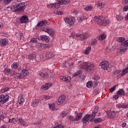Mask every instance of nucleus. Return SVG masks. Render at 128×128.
Here are the masks:
<instances>
[{"label": "nucleus", "instance_id": "obj_59", "mask_svg": "<svg viewBox=\"0 0 128 128\" xmlns=\"http://www.w3.org/2000/svg\"><path fill=\"white\" fill-rule=\"evenodd\" d=\"M48 7L49 8H54V4L48 5Z\"/></svg>", "mask_w": 128, "mask_h": 128}, {"label": "nucleus", "instance_id": "obj_13", "mask_svg": "<svg viewBox=\"0 0 128 128\" xmlns=\"http://www.w3.org/2000/svg\"><path fill=\"white\" fill-rule=\"evenodd\" d=\"M13 76L14 78H16V80L24 78V76L20 73L14 72L13 74Z\"/></svg>", "mask_w": 128, "mask_h": 128}, {"label": "nucleus", "instance_id": "obj_22", "mask_svg": "<svg viewBox=\"0 0 128 128\" xmlns=\"http://www.w3.org/2000/svg\"><path fill=\"white\" fill-rule=\"evenodd\" d=\"M30 74V73H28V71L26 70V69H24L22 70V76L24 78V76H26Z\"/></svg>", "mask_w": 128, "mask_h": 128}, {"label": "nucleus", "instance_id": "obj_16", "mask_svg": "<svg viewBox=\"0 0 128 128\" xmlns=\"http://www.w3.org/2000/svg\"><path fill=\"white\" fill-rule=\"evenodd\" d=\"M60 80H62L64 82H70V81L72 78H70V76H62L60 77Z\"/></svg>", "mask_w": 128, "mask_h": 128}, {"label": "nucleus", "instance_id": "obj_32", "mask_svg": "<svg viewBox=\"0 0 128 128\" xmlns=\"http://www.w3.org/2000/svg\"><path fill=\"white\" fill-rule=\"evenodd\" d=\"M106 38V34H101L98 37L99 40H104Z\"/></svg>", "mask_w": 128, "mask_h": 128}, {"label": "nucleus", "instance_id": "obj_14", "mask_svg": "<svg viewBox=\"0 0 128 128\" xmlns=\"http://www.w3.org/2000/svg\"><path fill=\"white\" fill-rule=\"evenodd\" d=\"M42 104V101H40V100H36L32 102V106L34 108H36V106H38V104Z\"/></svg>", "mask_w": 128, "mask_h": 128}, {"label": "nucleus", "instance_id": "obj_24", "mask_svg": "<svg viewBox=\"0 0 128 128\" xmlns=\"http://www.w3.org/2000/svg\"><path fill=\"white\" fill-rule=\"evenodd\" d=\"M126 74H128V64L126 66V68L123 70L122 74H121V76H124Z\"/></svg>", "mask_w": 128, "mask_h": 128}, {"label": "nucleus", "instance_id": "obj_49", "mask_svg": "<svg viewBox=\"0 0 128 128\" xmlns=\"http://www.w3.org/2000/svg\"><path fill=\"white\" fill-rule=\"evenodd\" d=\"M68 114V112H63L61 114V116H62V118H64V116H66Z\"/></svg>", "mask_w": 128, "mask_h": 128}, {"label": "nucleus", "instance_id": "obj_57", "mask_svg": "<svg viewBox=\"0 0 128 128\" xmlns=\"http://www.w3.org/2000/svg\"><path fill=\"white\" fill-rule=\"evenodd\" d=\"M94 114H98V106L96 107L94 109Z\"/></svg>", "mask_w": 128, "mask_h": 128}, {"label": "nucleus", "instance_id": "obj_21", "mask_svg": "<svg viewBox=\"0 0 128 128\" xmlns=\"http://www.w3.org/2000/svg\"><path fill=\"white\" fill-rule=\"evenodd\" d=\"M66 100V96L64 95H62L58 99V102H64Z\"/></svg>", "mask_w": 128, "mask_h": 128}, {"label": "nucleus", "instance_id": "obj_15", "mask_svg": "<svg viewBox=\"0 0 128 128\" xmlns=\"http://www.w3.org/2000/svg\"><path fill=\"white\" fill-rule=\"evenodd\" d=\"M48 24V22L46 20H41L37 24V26L40 28L42 26H46V24Z\"/></svg>", "mask_w": 128, "mask_h": 128}, {"label": "nucleus", "instance_id": "obj_39", "mask_svg": "<svg viewBox=\"0 0 128 128\" xmlns=\"http://www.w3.org/2000/svg\"><path fill=\"white\" fill-rule=\"evenodd\" d=\"M50 76H52V73H50V72L49 73H44V78H50Z\"/></svg>", "mask_w": 128, "mask_h": 128}, {"label": "nucleus", "instance_id": "obj_37", "mask_svg": "<svg viewBox=\"0 0 128 128\" xmlns=\"http://www.w3.org/2000/svg\"><path fill=\"white\" fill-rule=\"evenodd\" d=\"M92 50V47L91 46H88V47L84 50V54H88L90 52V50Z\"/></svg>", "mask_w": 128, "mask_h": 128}, {"label": "nucleus", "instance_id": "obj_44", "mask_svg": "<svg viewBox=\"0 0 128 128\" xmlns=\"http://www.w3.org/2000/svg\"><path fill=\"white\" fill-rule=\"evenodd\" d=\"M116 116V112H112L110 115V118H114Z\"/></svg>", "mask_w": 128, "mask_h": 128}, {"label": "nucleus", "instance_id": "obj_41", "mask_svg": "<svg viewBox=\"0 0 128 128\" xmlns=\"http://www.w3.org/2000/svg\"><path fill=\"white\" fill-rule=\"evenodd\" d=\"M8 90H10L8 87H5L4 88L0 90V92H2V94H4V92H8Z\"/></svg>", "mask_w": 128, "mask_h": 128}, {"label": "nucleus", "instance_id": "obj_46", "mask_svg": "<svg viewBox=\"0 0 128 128\" xmlns=\"http://www.w3.org/2000/svg\"><path fill=\"white\" fill-rule=\"evenodd\" d=\"M90 118L92 120H94V118H96V113H94V112H92V114H90Z\"/></svg>", "mask_w": 128, "mask_h": 128}, {"label": "nucleus", "instance_id": "obj_10", "mask_svg": "<svg viewBox=\"0 0 128 128\" xmlns=\"http://www.w3.org/2000/svg\"><path fill=\"white\" fill-rule=\"evenodd\" d=\"M16 122V120H18V124H20L22 126H26V122L22 119V118H17L15 119Z\"/></svg>", "mask_w": 128, "mask_h": 128}, {"label": "nucleus", "instance_id": "obj_53", "mask_svg": "<svg viewBox=\"0 0 128 128\" xmlns=\"http://www.w3.org/2000/svg\"><path fill=\"white\" fill-rule=\"evenodd\" d=\"M92 7L91 6H88L85 8L84 10H86V12H88V10H92Z\"/></svg>", "mask_w": 128, "mask_h": 128}, {"label": "nucleus", "instance_id": "obj_23", "mask_svg": "<svg viewBox=\"0 0 128 128\" xmlns=\"http://www.w3.org/2000/svg\"><path fill=\"white\" fill-rule=\"evenodd\" d=\"M59 2L62 4H68L70 2V0H59Z\"/></svg>", "mask_w": 128, "mask_h": 128}, {"label": "nucleus", "instance_id": "obj_35", "mask_svg": "<svg viewBox=\"0 0 128 128\" xmlns=\"http://www.w3.org/2000/svg\"><path fill=\"white\" fill-rule=\"evenodd\" d=\"M86 86L88 88H90L92 86V82L89 81L86 83Z\"/></svg>", "mask_w": 128, "mask_h": 128}, {"label": "nucleus", "instance_id": "obj_56", "mask_svg": "<svg viewBox=\"0 0 128 128\" xmlns=\"http://www.w3.org/2000/svg\"><path fill=\"white\" fill-rule=\"evenodd\" d=\"M51 98H52V97L50 96H48V95H44V100H50Z\"/></svg>", "mask_w": 128, "mask_h": 128}, {"label": "nucleus", "instance_id": "obj_29", "mask_svg": "<svg viewBox=\"0 0 128 128\" xmlns=\"http://www.w3.org/2000/svg\"><path fill=\"white\" fill-rule=\"evenodd\" d=\"M38 48H40L42 49L46 48V44H44L42 43H40L38 44Z\"/></svg>", "mask_w": 128, "mask_h": 128}, {"label": "nucleus", "instance_id": "obj_3", "mask_svg": "<svg viewBox=\"0 0 128 128\" xmlns=\"http://www.w3.org/2000/svg\"><path fill=\"white\" fill-rule=\"evenodd\" d=\"M100 22L99 21V22H98V24L99 26H102L104 24H108L110 22V20L106 19V17H104V16H100Z\"/></svg>", "mask_w": 128, "mask_h": 128}, {"label": "nucleus", "instance_id": "obj_42", "mask_svg": "<svg viewBox=\"0 0 128 128\" xmlns=\"http://www.w3.org/2000/svg\"><path fill=\"white\" fill-rule=\"evenodd\" d=\"M117 86H118V85H115V86H113L112 88H111L110 89V92H114V90H116V88Z\"/></svg>", "mask_w": 128, "mask_h": 128}, {"label": "nucleus", "instance_id": "obj_11", "mask_svg": "<svg viewBox=\"0 0 128 128\" xmlns=\"http://www.w3.org/2000/svg\"><path fill=\"white\" fill-rule=\"evenodd\" d=\"M52 86V83H46L44 85L42 86L41 88L43 90H48Z\"/></svg>", "mask_w": 128, "mask_h": 128}, {"label": "nucleus", "instance_id": "obj_1", "mask_svg": "<svg viewBox=\"0 0 128 128\" xmlns=\"http://www.w3.org/2000/svg\"><path fill=\"white\" fill-rule=\"evenodd\" d=\"M90 116L91 115L90 114H86V116L82 119V122L84 124H90V122L92 120V118H90Z\"/></svg>", "mask_w": 128, "mask_h": 128}, {"label": "nucleus", "instance_id": "obj_55", "mask_svg": "<svg viewBox=\"0 0 128 128\" xmlns=\"http://www.w3.org/2000/svg\"><path fill=\"white\" fill-rule=\"evenodd\" d=\"M30 42L32 44H36V42H38V40H37L36 38H34L31 40Z\"/></svg>", "mask_w": 128, "mask_h": 128}, {"label": "nucleus", "instance_id": "obj_28", "mask_svg": "<svg viewBox=\"0 0 128 128\" xmlns=\"http://www.w3.org/2000/svg\"><path fill=\"white\" fill-rule=\"evenodd\" d=\"M117 108H128V104H118L116 105Z\"/></svg>", "mask_w": 128, "mask_h": 128}, {"label": "nucleus", "instance_id": "obj_54", "mask_svg": "<svg viewBox=\"0 0 128 128\" xmlns=\"http://www.w3.org/2000/svg\"><path fill=\"white\" fill-rule=\"evenodd\" d=\"M128 50V48H124L122 49H120V52H124Z\"/></svg>", "mask_w": 128, "mask_h": 128}, {"label": "nucleus", "instance_id": "obj_63", "mask_svg": "<svg viewBox=\"0 0 128 128\" xmlns=\"http://www.w3.org/2000/svg\"><path fill=\"white\" fill-rule=\"evenodd\" d=\"M14 120H16V118H10L8 120V122H14Z\"/></svg>", "mask_w": 128, "mask_h": 128}, {"label": "nucleus", "instance_id": "obj_17", "mask_svg": "<svg viewBox=\"0 0 128 128\" xmlns=\"http://www.w3.org/2000/svg\"><path fill=\"white\" fill-rule=\"evenodd\" d=\"M87 38H88V33H85L81 34V40H87Z\"/></svg>", "mask_w": 128, "mask_h": 128}, {"label": "nucleus", "instance_id": "obj_31", "mask_svg": "<svg viewBox=\"0 0 128 128\" xmlns=\"http://www.w3.org/2000/svg\"><path fill=\"white\" fill-rule=\"evenodd\" d=\"M88 64L86 62L83 63L82 65V68H83V70H88Z\"/></svg>", "mask_w": 128, "mask_h": 128}, {"label": "nucleus", "instance_id": "obj_51", "mask_svg": "<svg viewBox=\"0 0 128 128\" xmlns=\"http://www.w3.org/2000/svg\"><path fill=\"white\" fill-rule=\"evenodd\" d=\"M49 106L50 110H54V104H49Z\"/></svg>", "mask_w": 128, "mask_h": 128}, {"label": "nucleus", "instance_id": "obj_47", "mask_svg": "<svg viewBox=\"0 0 128 128\" xmlns=\"http://www.w3.org/2000/svg\"><path fill=\"white\" fill-rule=\"evenodd\" d=\"M93 122H102V118H95L94 120H93Z\"/></svg>", "mask_w": 128, "mask_h": 128}, {"label": "nucleus", "instance_id": "obj_18", "mask_svg": "<svg viewBox=\"0 0 128 128\" xmlns=\"http://www.w3.org/2000/svg\"><path fill=\"white\" fill-rule=\"evenodd\" d=\"M94 70V66L93 64H88L87 67V72H90V70Z\"/></svg>", "mask_w": 128, "mask_h": 128}, {"label": "nucleus", "instance_id": "obj_12", "mask_svg": "<svg viewBox=\"0 0 128 128\" xmlns=\"http://www.w3.org/2000/svg\"><path fill=\"white\" fill-rule=\"evenodd\" d=\"M8 44V41L6 38H4L0 40V46H6Z\"/></svg>", "mask_w": 128, "mask_h": 128}, {"label": "nucleus", "instance_id": "obj_30", "mask_svg": "<svg viewBox=\"0 0 128 128\" xmlns=\"http://www.w3.org/2000/svg\"><path fill=\"white\" fill-rule=\"evenodd\" d=\"M54 14H56L60 16V14H64V11L60 10H56L54 11Z\"/></svg>", "mask_w": 128, "mask_h": 128}, {"label": "nucleus", "instance_id": "obj_5", "mask_svg": "<svg viewBox=\"0 0 128 128\" xmlns=\"http://www.w3.org/2000/svg\"><path fill=\"white\" fill-rule=\"evenodd\" d=\"M100 66L102 70H110V62L108 61H104L100 64Z\"/></svg>", "mask_w": 128, "mask_h": 128}, {"label": "nucleus", "instance_id": "obj_33", "mask_svg": "<svg viewBox=\"0 0 128 128\" xmlns=\"http://www.w3.org/2000/svg\"><path fill=\"white\" fill-rule=\"evenodd\" d=\"M121 46H125L126 48H128V40H126L124 42L121 43Z\"/></svg>", "mask_w": 128, "mask_h": 128}, {"label": "nucleus", "instance_id": "obj_62", "mask_svg": "<svg viewBox=\"0 0 128 128\" xmlns=\"http://www.w3.org/2000/svg\"><path fill=\"white\" fill-rule=\"evenodd\" d=\"M39 76H42V78H44V73L42 72H39Z\"/></svg>", "mask_w": 128, "mask_h": 128}, {"label": "nucleus", "instance_id": "obj_9", "mask_svg": "<svg viewBox=\"0 0 128 128\" xmlns=\"http://www.w3.org/2000/svg\"><path fill=\"white\" fill-rule=\"evenodd\" d=\"M42 31L45 32H47V34H48L50 36H54V32L52 28H45L42 30Z\"/></svg>", "mask_w": 128, "mask_h": 128}, {"label": "nucleus", "instance_id": "obj_19", "mask_svg": "<svg viewBox=\"0 0 128 128\" xmlns=\"http://www.w3.org/2000/svg\"><path fill=\"white\" fill-rule=\"evenodd\" d=\"M82 113H78V114L75 117V120L76 122H78L82 119Z\"/></svg>", "mask_w": 128, "mask_h": 128}, {"label": "nucleus", "instance_id": "obj_26", "mask_svg": "<svg viewBox=\"0 0 128 128\" xmlns=\"http://www.w3.org/2000/svg\"><path fill=\"white\" fill-rule=\"evenodd\" d=\"M116 40L117 42H121V44H122V42H124L126 40V38L122 37H118L117 38Z\"/></svg>", "mask_w": 128, "mask_h": 128}, {"label": "nucleus", "instance_id": "obj_60", "mask_svg": "<svg viewBox=\"0 0 128 128\" xmlns=\"http://www.w3.org/2000/svg\"><path fill=\"white\" fill-rule=\"evenodd\" d=\"M4 2L6 4H10V0H4Z\"/></svg>", "mask_w": 128, "mask_h": 128}, {"label": "nucleus", "instance_id": "obj_40", "mask_svg": "<svg viewBox=\"0 0 128 128\" xmlns=\"http://www.w3.org/2000/svg\"><path fill=\"white\" fill-rule=\"evenodd\" d=\"M88 20V18H86V16H79V20L80 22H82L83 20Z\"/></svg>", "mask_w": 128, "mask_h": 128}, {"label": "nucleus", "instance_id": "obj_50", "mask_svg": "<svg viewBox=\"0 0 128 128\" xmlns=\"http://www.w3.org/2000/svg\"><path fill=\"white\" fill-rule=\"evenodd\" d=\"M94 20L96 22H98L100 20V16H96L94 17Z\"/></svg>", "mask_w": 128, "mask_h": 128}, {"label": "nucleus", "instance_id": "obj_36", "mask_svg": "<svg viewBox=\"0 0 128 128\" xmlns=\"http://www.w3.org/2000/svg\"><path fill=\"white\" fill-rule=\"evenodd\" d=\"M12 68H14V70H16L18 68V62H14L12 65Z\"/></svg>", "mask_w": 128, "mask_h": 128}, {"label": "nucleus", "instance_id": "obj_25", "mask_svg": "<svg viewBox=\"0 0 128 128\" xmlns=\"http://www.w3.org/2000/svg\"><path fill=\"white\" fill-rule=\"evenodd\" d=\"M60 0H57L58 2L54 3V8H60V4H60V2L59 1Z\"/></svg>", "mask_w": 128, "mask_h": 128}, {"label": "nucleus", "instance_id": "obj_58", "mask_svg": "<svg viewBox=\"0 0 128 128\" xmlns=\"http://www.w3.org/2000/svg\"><path fill=\"white\" fill-rule=\"evenodd\" d=\"M120 70H115L114 71V74H120Z\"/></svg>", "mask_w": 128, "mask_h": 128}, {"label": "nucleus", "instance_id": "obj_45", "mask_svg": "<svg viewBox=\"0 0 128 128\" xmlns=\"http://www.w3.org/2000/svg\"><path fill=\"white\" fill-rule=\"evenodd\" d=\"M116 20H122L124 19V18H122V16L120 15H118L116 16Z\"/></svg>", "mask_w": 128, "mask_h": 128}, {"label": "nucleus", "instance_id": "obj_20", "mask_svg": "<svg viewBox=\"0 0 128 128\" xmlns=\"http://www.w3.org/2000/svg\"><path fill=\"white\" fill-rule=\"evenodd\" d=\"M118 96H126V92L124 90V89H120L117 92Z\"/></svg>", "mask_w": 128, "mask_h": 128}, {"label": "nucleus", "instance_id": "obj_61", "mask_svg": "<svg viewBox=\"0 0 128 128\" xmlns=\"http://www.w3.org/2000/svg\"><path fill=\"white\" fill-rule=\"evenodd\" d=\"M123 10L124 12H126L128 10V6H126L123 8Z\"/></svg>", "mask_w": 128, "mask_h": 128}, {"label": "nucleus", "instance_id": "obj_2", "mask_svg": "<svg viewBox=\"0 0 128 128\" xmlns=\"http://www.w3.org/2000/svg\"><path fill=\"white\" fill-rule=\"evenodd\" d=\"M18 4V8L14 10V12H24L26 10V3L20 2Z\"/></svg>", "mask_w": 128, "mask_h": 128}, {"label": "nucleus", "instance_id": "obj_52", "mask_svg": "<svg viewBox=\"0 0 128 128\" xmlns=\"http://www.w3.org/2000/svg\"><path fill=\"white\" fill-rule=\"evenodd\" d=\"M96 44V39H92V42H91V45L92 46H94Z\"/></svg>", "mask_w": 128, "mask_h": 128}, {"label": "nucleus", "instance_id": "obj_6", "mask_svg": "<svg viewBox=\"0 0 128 128\" xmlns=\"http://www.w3.org/2000/svg\"><path fill=\"white\" fill-rule=\"evenodd\" d=\"M64 20L66 24H68L70 26H72L74 24V18L71 17L70 18H66Z\"/></svg>", "mask_w": 128, "mask_h": 128}, {"label": "nucleus", "instance_id": "obj_8", "mask_svg": "<svg viewBox=\"0 0 128 128\" xmlns=\"http://www.w3.org/2000/svg\"><path fill=\"white\" fill-rule=\"evenodd\" d=\"M28 18L26 16H22L20 19V24H28Z\"/></svg>", "mask_w": 128, "mask_h": 128}, {"label": "nucleus", "instance_id": "obj_4", "mask_svg": "<svg viewBox=\"0 0 128 128\" xmlns=\"http://www.w3.org/2000/svg\"><path fill=\"white\" fill-rule=\"evenodd\" d=\"M8 98H10V96L8 95H0V103L4 104H6L7 102H8Z\"/></svg>", "mask_w": 128, "mask_h": 128}, {"label": "nucleus", "instance_id": "obj_34", "mask_svg": "<svg viewBox=\"0 0 128 128\" xmlns=\"http://www.w3.org/2000/svg\"><path fill=\"white\" fill-rule=\"evenodd\" d=\"M36 54H30L28 55V58L30 60H36Z\"/></svg>", "mask_w": 128, "mask_h": 128}, {"label": "nucleus", "instance_id": "obj_7", "mask_svg": "<svg viewBox=\"0 0 128 128\" xmlns=\"http://www.w3.org/2000/svg\"><path fill=\"white\" fill-rule=\"evenodd\" d=\"M39 40H42V42H50V37L46 35L40 36L38 38Z\"/></svg>", "mask_w": 128, "mask_h": 128}, {"label": "nucleus", "instance_id": "obj_27", "mask_svg": "<svg viewBox=\"0 0 128 128\" xmlns=\"http://www.w3.org/2000/svg\"><path fill=\"white\" fill-rule=\"evenodd\" d=\"M4 72L5 73H7L8 74H12V69H10L9 68H6Z\"/></svg>", "mask_w": 128, "mask_h": 128}, {"label": "nucleus", "instance_id": "obj_38", "mask_svg": "<svg viewBox=\"0 0 128 128\" xmlns=\"http://www.w3.org/2000/svg\"><path fill=\"white\" fill-rule=\"evenodd\" d=\"M53 56L54 55L52 54V52H49L48 53H46V58H52Z\"/></svg>", "mask_w": 128, "mask_h": 128}, {"label": "nucleus", "instance_id": "obj_48", "mask_svg": "<svg viewBox=\"0 0 128 128\" xmlns=\"http://www.w3.org/2000/svg\"><path fill=\"white\" fill-rule=\"evenodd\" d=\"M68 120H71L72 122H76V118H74V117H72V116H70L68 117Z\"/></svg>", "mask_w": 128, "mask_h": 128}, {"label": "nucleus", "instance_id": "obj_43", "mask_svg": "<svg viewBox=\"0 0 128 128\" xmlns=\"http://www.w3.org/2000/svg\"><path fill=\"white\" fill-rule=\"evenodd\" d=\"M24 98L22 96H21L20 99V102H19V104L20 106H22L24 104Z\"/></svg>", "mask_w": 128, "mask_h": 128}, {"label": "nucleus", "instance_id": "obj_64", "mask_svg": "<svg viewBox=\"0 0 128 128\" xmlns=\"http://www.w3.org/2000/svg\"><path fill=\"white\" fill-rule=\"evenodd\" d=\"M113 98H115V100H118V94H116V95H114V96H113Z\"/></svg>", "mask_w": 128, "mask_h": 128}]
</instances>
